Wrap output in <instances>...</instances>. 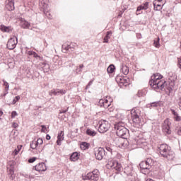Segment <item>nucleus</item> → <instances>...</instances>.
Listing matches in <instances>:
<instances>
[{"label": "nucleus", "instance_id": "3", "mask_svg": "<svg viewBox=\"0 0 181 181\" xmlns=\"http://www.w3.org/2000/svg\"><path fill=\"white\" fill-rule=\"evenodd\" d=\"M159 152L163 158H165L168 160H173V158H175V152L172 151L170 146H168V144H160L158 146Z\"/></svg>", "mask_w": 181, "mask_h": 181}, {"label": "nucleus", "instance_id": "37", "mask_svg": "<svg viewBox=\"0 0 181 181\" xmlns=\"http://www.w3.org/2000/svg\"><path fill=\"white\" fill-rule=\"evenodd\" d=\"M122 72H123V74H124V76H127L128 73H129V69H128V67L124 66L122 68Z\"/></svg>", "mask_w": 181, "mask_h": 181}, {"label": "nucleus", "instance_id": "62", "mask_svg": "<svg viewBox=\"0 0 181 181\" xmlns=\"http://www.w3.org/2000/svg\"><path fill=\"white\" fill-rule=\"evenodd\" d=\"M50 135H49V134H47V136H46V139L47 140V141H50Z\"/></svg>", "mask_w": 181, "mask_h": 181}, {"label": "nucleus", "instance_id": "5", "mask_svg": "<svg viewBox=\"0 0 181 181\" xmlns=\"http://www.w3.org/2000/svg\"><path fill=\"white\" fill-rule=\"evenodd\" d=\"M141 115V112L137 108H134L131 110V117L133 122L134 124H140L141 119H139V115Z\"/></svg>", "mask_w": 181, "mask_h": 181}, {"label": "nucleus", "instance_id": "18", "mask_svg": "<svg viewBox=\"0 0 181 181\" xmlns=\"http://www.w3.org/2000/svg\"><path fill=\"white\" fill-rule=\"evenodd\" d=\"M0 30L1 32H6V33H11L12 32V28L11 26L7 27L4 25L0 26Z\"/></svg>", "mask_w": 181, "mask_h": 181}, {"label": "nucleus", "instance_id": "43", "mask_svg": "<svg viewBox=\"0 0 181 181\" xmlns=\"http://www.w3.org/2000/svg\"><path fill=\"white\" fill-rule=\"evenodd\" d=\"M42 129H41V132H47V128L45 126V125H41Z\"/></svg>", "mask_w": 181, "mask_h": 181}, {"label": "nucleus", "instance_id": "60", "mask_svg": "<svg viewBox=\"0 0 181 181\" xmlns=\"http://www.w3.org/2000/svg\"><path fill=\"white\" fill-rule=\"evenodd\" d=\"M67 112V110H62L60 114H66Z\"/></svg>", "mask_w": 181, "mask_h": 181}, {"label": "nucleus", "instance_id": "53", "mask_svg": "<svg viewBox=\"0 0 181 181\" xmlns=\"http://www.w3.org/2000/svg\"><path fill=\"white\" fill-rule=\"evenodd\" d=\"M136 36L137 39H141L142 37V35H141V33H136Z\"/></svg>", "mask_w": 181, "mask_h": 181}, {"label": "nucleus", "instance_id": "63", "mask_svg": "<svg viewBox=\"0 0 181 181\" xmlns=\"http://www.w3.org/2000/svg\"><path fill=\"white\" fill-rule=\"evenodd\" d=\"M179 107L181 109V98H180V100H179Z\"/></svg>", "mask_w": 181, "mask_h": 181}, {"label": "nucleus", "instance_id": "38", "mask_svg": "<svg viewBox=\"0 0 181 181\" xmlns=\"http://www.w3.org/2000/svg\"><path fill=\"white\" fill-rule=\"evenodd\" d=\"M156 2L157 5H165V3H163V0H154L153 5H155V3Z\"/></svg>", "mask_w": 181, "mask_h": 181}, {"label": "nucleus", "instance_id": "40", "mask_svg": "<svg viewBox=\"0 0 181 181\" xmlns=\"http://www.w3.org/2000/svg\"><path fill=\"white\" fill-rule=\"evenodd\" d=\"M4 81V86H5V90L6 91H8L9 90V83H8V82L3 81Z\"/></svg>", "mask_w": 181, "mask_h": 181}, {"label": "nucleus", "instance_id": "31", "mask_svg": "<svg viewBox=\"0 0 181 181\" xmlns=\"http://www.w3.org/2000/svg\"><path fill=\"white\" fill-rule=\"evenodd\" d=\"M145 162L147 164V166L151 169V167L153 165V160H152V158H147Z\"/></svg>", "mask_w": 181, "mask_h": 181}, {"label": "nucleus", "instance_id": "10", "mask_svg": "<svg viewBox=\"0 0 181 181\" xmlns=\"http://www.w3.org/2000/svg\"><path fill=\"white\" fill-rule=\"evenodd\" d=\"M105 155V150L103 148H95V156L98 160H102Z\"/></svg>", "mask_w": 181, "mask_h": 181}, {"label": "nucleus", "instance_id": "19", "mask_svg": "<svg viewBox=\"0 0 181 181\" xmlns=\"http://www.w3.org/2000/svg\"><path fill=\"white\" fill-rule=\"evenodd\" d=\"M20 25L23 29H29V27L30 26V23L25 20H21Z\"/></svg>", "mask_w": 181, "mask_h": 181}, {"label": "nucleus", "instance_id": "11", "mask_svg": "<svg viewBox=\"0 0 181 181\" xmlns=\"http://www.w3.org/2000/svg\"><path fill=\"white\" fill-rule=\"evenodd\" d=\"M18 45V38L16 37L10 38L7 42V48L9 50H13Z\"/></svg>", "mask_w": 181, "mask_h": 181}, {"label": "nucleus", "instance_id": "16", "mask_svg": "<svg viewBox=\"0 0 181 181\" xmlns=\"http://www.w3.org/2000/svg\"><path fill=\"white\" fill-rule=\"evenodd\" d=\"M8 176L11 180L15 179V171L13 170V165H11V168H8Z\"/></svg>", "mask_w": 181, "mask_h": 181}, {"label": "nucleus", "instance_id": "7", "mask_svg": "<svg viewBox=\"0 0 181 181\" xmlns=\"http://www.w3.org/2000/svg\"><path fill=\"white\" fill-rule=\"evenodd\" d=\"M108 129H110V124L107 121L102 120L99 122L98 132L100 134H105V132H107Z\"/></svg>", "mask_w": 181, "mask_h": 181}, {"label": "nucleus", "instance_id": "21", "mask_svg": "<svg viewBox=\"0 0 181 181\" xmlns=\"http://www.w3.org/2000/svg\"><path fill=\"white\" fill-rule=\"evenodd\" d=\"M112 35V32L107 31L105 37H104L103 43H108L109 40L110 39V36Z\"/></svg>", "mask_w": 181, "mask_h": 181}, {"label": "nucleus", "instance_id": "48", "mask_svg": "<svg viewBox=\"0 0 181 181\" xmlns=\"http://www.w3.org/2000/svg\"><path fill=\"white\" fill-rule=\"evenodd\" d=\"M177 134L180 136H181V126L179 127L177 129Z\"/></svg>", "mask_w": 181, "mask_h": 181}, {"label": "nucleus", "instance_id": "8", "mask_svg": "<svg viewBox=\"0 0 181 181\" xmlns=\"http://www.w3.org/2000/svg\"><path fill=\"white\" fill-rule=\"evenodd\" d=\"M170 125H172V123L170 122V120L169 119H166L164 120V122L163 123L162 125V129L164 134L170 135L172 132V131L170 130Z\"/></svg>", "mask_w": 181, "mask_h": 181}, {"label": "nucleus", "instance_id": "54", "mask_svg": "<svg viewBox=\"0 0 181 181\" xmlns=\"http://www.w3.org/2000/svg\"><path fill=\"white\" fill-rule=\"evenodd\" d=\"M31 30H33L34 32H39V28H36L35 27H33V28H31Z\"/></svg>", "mask_w": 181, "mask_h": 181}, {"label": "nucleus", "instance_id": "26", "mask_svg": "<svg viewBox=\"0 0 181 181\" xmlns=\"http://www.w3.org/2000/svg\"><path fill=\"white\" fill-rule=\"evenodd\" d=\"M139 166H140L141 169H143V170L150 169L148 164L146 163V161L141 162L139 164Z\"/></svg>", "mask_w": 181, "mask_h": 181}, {"label": "nucleus", "instance_id": "23", "mask_svg": "<svg viewBox=\"0 0 181 181\" xmlns=\"http://www.w3.org/2000/svg\"><path fill=\"white\" fill-rule=\"evenodd\" d=\"M38 146L39 144H37L36 140H33L30 143V148H31V149H37Z\"/></svg>", "mask_w": 181, "mask_h": 181}, {"label": "nucleus", "instance_id": "51", "mask_svg": "<svg viewBox=\"0 0 181 181\" xmlns=\"http://www.w3.org/2000/svg\"><path fill=\"white\" fill-rule=\"evenodd\" d=\"M179 69L181 70V58L178 59V64H177Z\"/></svg>", "mask_w": 181, "mask_h": 181}, {"label": "nucleus", "instance_id": "46", "mask_svg": "<svg viewBox=\"0 0 181 181\" xmlns=\"http://www.w3.org/2000/svg\"><path fill=\"white\" fill-rule=\"evenodd\" d=\"M35 160H36V157H33L32 158H30L28 160V162H29V163H33V162H35Z\"/></svg>", "mask_w": 181, "mask_h": 181}, {"label": "nucleus", "instance_id": "39", "mask_svg": "<svg viewBox=\"0 0 181 181\" xmlns=\"http://www.w3.org/2000/svg\"><path fill=\"white\" fill-rule=\"evenodd\" d=\"M35 142H37L38 146H40V145H43V139H38L37 141H35Z\"/></svg>", "mask_w": 181, "mask_h": 181}, {"label": "nucleus", "instance_id": "45", "mask_svg": "<svg viewBox=\"0 0 181 181\" xmlns=\"http://www.w3.org/2000/svg\"><path fill=\"white\" fill-rule=\"evenodd\" d=\"M15 117H18V112H16V111H13L11 112V118H15Z\"/></svg>", "mask_w": 181, "mask_h": 181}, {"label": "nucleus", "instance_id": "57", "mask_svg": "<svg viewBox=\"0 0 181 181\" xmlns=\"http://www.w3.org/2000/svg\"><path fill=\"white\" fill-rule=\"evenodd\" d=\"M33 53H34L33 51H28V52H27V54H28L29 56H33Z\"/></svg>", "mask_w": 181, "mask_h": 181}, {"label": "nucleus", "instance_id": "24", "mask_svg": "<svg viewBox=\"0 0 181 181\" xmlns=\"http://www.w3.org/2000/svg\"><path fill=\"white\" fill-rule=\"evenodd\" d=\"M160 105V103L159 102H153L150 104L147 105L148 108H155V107H159Z\"/></svg>", "mask_w": 181, "mask_h": 181}, {"label": "nucleus", "instance_id": "4", "mask_svg": "<svg viewBox=\"0 0 181 181\" xmlns=\"http://www.w3.org/2000/svg\"><path fill=\"white\" fill-rule=\"evenodd\" d=\"M107 169H115L117 172H121L122 170V165L117 160L110 159L106 165Z\"/></svg>", "mask_w": 181, "mask_h": 181}, {"label": "nucleus", "instance_id": "2", "mask_svg": "<svg viewBox=\"0 0 181 181\" xmlns=\"http://www.w3.org/2000/svg\"><path fill=\"white\" fill-rule=\"evenodd\" d=\"M115 128L116 129V134L117 136H119L121 139H117L116 145L121 148L124 146V139H127L129 136V131L127 127L122 126L121 123H117L115 125Z\"/></svg>", "mask_w": 181, "mask_h": 181}, {"label": "nucleus", "instance_id": "50", "mask_svg": "<svg viewBox=\"0 0 181 181\" xmlns=\"http://www.w3.org/2000/svg\"><path fill=\"white\" fill-rule=\"evenodd\" d=\"M13 128H18L19 127V124L16 122H13L12 124Z\"/></svg>", "mask_w": 181, "mask_h": 181}, {"label": "nucleus", "instance_id": "55", "mask_svg": "<svg viewBox=\"0 0 181 181\" xmlns=\"http://www.w3.org/2000/svg\"><path fill=\"white\" fill-rule=\"evenodd\" d=\"M91 84H93V81H90L89 83H88V85L86 86V89L90 87V86H91Z\"/></svg>", "mask_w": 181, "mask_h": 181}, {"label": "nucleus", "instance_id": "15", "mask_svg": "<svg viewBox=\"0 0 181 181\" xmlns=\"http://www.w3.org/2000/svg\"><path fill=\"white\" fill-rule=\"evenodd\" d=\"M124 174L128 177L129 176L135 174V172H134V170H132V166H127L124 169Z\"/></svg>", "mask_w": 181, "mask_h": 181}, {"label": "nucleus", "instance_id": "59", "mask_svg": "<svg viewBox=\"0 0 181 181\" xmlns=\"http://www.w3.org/2000/svg\"><path fill=\"white\" fill-rule=\"evenodd\" d=\"M33 57H39V55H37V54L35 52H33Z\"/></svg>", "mask_w": 181, "mask_h": 181}, {"label": "nucleus", "instance_id": "32", "mask_svg": "<svg viewBox=\"0 0 181 181\" xmlns=\"http://www.w3.org/2000/svg\"><path fill=\"white\" fill-rule=\"evenodd\" d=\"M153 6H154L155 11H161L162 6H163V4H158L156 2V3H154Z\"/></svg>", "mask_w": 181, "mask_h": 181}, {"label": "nucleus", "instance_id": "29", "mask_svg": "<svg viewBox=\"0 0 181 181\" xmlns=\"http://www.w3.org/2000/svg\"><path fill=\"white\" fill-rule=\"evenodd\" d=\"M90 146V144H88L87 142H82L81 144V149H82L83 151H86V149H88Z\"/></svg>", "mask_w": 181, "mask_h": 181}, {"label": "nucleus", "instance_id": "44", "mask_svg": "<svg viewBox=\"0 0 181 181\" xmlns=\"http://www.w3.org/2000/svg\"><path fill=\"white\" fill-rule=\"evenodd\" d=\"M69 46H71L72 47H74V48H70L71 52H73V50H74V49H75V47L76 46V44L74 43V42H71Z\"/></svg>", "mask_w": 181, "mask_h": 181}, {"label": "nucleus", "instance_id": "27", "mask_svg": "<svg viewBox=\"0 0 181 181\" xmlns=\"http://www.w3.org/2000/svg\"><path fill=\"white\" fill-rule=\"evenodd\" d=\"M86 134L87 135H90V136H95L97 135V132L91 129H88L86 130Z\"/></svg>", "mask_w": 181, "mask_h": 181}, {"label": "nucleus", "instance_id": "12", "mask_svg": "<svg viewBox=\"0 0 181 181\" xmlns=\"http://www.w3.org/2000/svg\"><path fill=\"white\" fill-rule=\"evenodd\" d=\"M98 105L99 107H103V108H110V107H111V100L100 99Z\"/></svg>", "mask_w": 181, "mask_h": 181}, {"label": "nucleus", "instance_id": "35", "mask_svg": "<svg viewBox=\"0 0 181 181\" xmlns=\"http://www.w3.org/2000/svg\"><path fill=\"white\" fill-rule=\"evenodd\" d=\"M159 37H157L154 40V42H153V45L155 46V47L159 48L160 47V44H159Z\"/></svg>", "mask_w": 181, "mask_h": 181}, {"label": "nucleus", "instance_id": "47", "mask_svg": "<svg viewBox=\"0 0 181 181\" xmlns=\"http://www.w3.org/2000/svg\"><path fill=\"white\" fill-rule=\"evenodd\" d=\"M171 112H172V115H174V117H176L178 115V114L176 112V111H175V110H173V109H171Z\"/></svg>", "mask_w": 181, "mask_h": 181}, {"label": "nucleus", "instance_id": "49", "mask_svg": "<svg viewBox=\"0 0 181 181\" xmlns=\"http://www.w3.org/2000/svg\"><path fill=\"white\" fill-rule=\"evenodd\" d=\"M174 118L175 121H181V117L180 116H179V115L177 116L174 117Z\"/></svg>", "mask_w": 181, "mask_h": 181}, {"label": "nucleus", "instance_id": "64", "mask_svg": "<svg viewBox=\"0 0 181 181\" xmlns=\"http://www.w3.org/2000/svg\"><path fill=\"white\" fill-rule=\"evenodd\" d=\"M146 181H153V180L151 179V178H148L146 180Z\"/></svg>", "mask_w": 181, "mask_h": 181}, {"label": "nucleus", "instance_id": "61", "mask_svg": "<svg viewBox=\"0 0 181 181\" xmlns=\"http://www.w3.org/2000/svg\"><path fill=\"white\" fill-rule=\"evenodd\" d=\"M57 145H62V140H59V139H57Z\"/></svg>", "mask_w": 181, "mask_h": 181}, {"label": "nucleus", "instance_id": "52", "mask_svg": "<svg viewBox=\"0 0 181 181\" xmlns=\"http://www.w3.org/2000/svg\"><path fill=\"white\" fill-rule=\"evenodd\" d=\"M8 94V90H5L4 93L1 95V97H5Z\"/></svg>", "mask_w": 181, "mask_h": 181}, {"label": "nucleus", "instance_id": "9", "mask_svg": "<svg viewBox=\"0 0 181 181\" xmlns=\"http://www.w3.org/2000/svg\"><path fill=\"white\" fill-rule=\"evenodd\" d=\"M100 171L98 170H94L93 171L89 173L86 175V178L91 181H97L99 179Z\"/></svg>", "mask_w": 181, "mask_h": 181}, {"label": "nucleus", "instance_id": "58", "mask_svg": "<svg viewBox=\"0 0 181 181\" xmlns=\"http://www.w3.org/2000/svg\"><path fill=\"white\" fill-rule=\"evenodd\" d=\"M107 111L109 112H112V111H114V108H112V107H110L108 108Z\"/></svg>", "mask_w": 181, "mask_h": 181}, {"label": "nucleus", "instance_id": "56", "mask_svg": "<svg viewBox=\"0 0 181 181\" xmlns=\"http://www.w3.org/2000/svg\"><path fill=\"white\" fill-rule=\"evenodd\" d=\"M106 149H107V151H108V152H112V148H111L110 147H109V146H107L106 147Z\"/></svg>", "mask_w": 181, "mask_h": 181}, {"label": "nucleus", "instance_id": "6", "mask_svg": "<svg viewBox=\"0 0 181 181\" xmlns=\"http://www.w3.org/2000/svg\"><path fill=\"white\" fill-rule=\"evenodd\" d=\"M49 1L47 0H40L39 5L40 8L43 10V12L50 19L52 17L50 16V13H49Z\"/></svg>", "mask_w": 181, "mask_h": 181}, {"label": "nucleus", "instance_id": "1", "mask_svg": "<svg viewBox=\"0 0 181 181\" xmlns=\"http://www.w3.org/2000/svg\"><path fill=\"white\" fill-rule=\"evenodd\" d=\"M163 76L160 75L159 73L154 74L149 81V84L152 88H160V90H165L168 94H170V92L175 88V82L170 81L168 82L162 80Z\"/></svg>", "mask_w": 181, "mask_h": 181}, {"label": "nucleus", "instance_id": "28", "mask_svg": "<svg viewBox=\"0 0 181 181\" xmlns=\"http://www.w3.org/2000/svg\"><path fill=\"white\" fill-rule=\"evenodd\" d=\"M71 160H72L73 162H76V160H77V159H78V153L75 152L74 153L71 157H70Z\"/></svg>", "mask_w": 181, "mask_h": 181}, {"label": "nucleus", "instance_id": "13", "mask_svg": "<svg viewBox=\"0 0 181 181\" xmlns=\"http://www.w3.org/2000/svg\"><path fill=\"white\" fill-rule=\"evenodd\" d=\"M6 9L7 11H13L15 9V0H6Z\"/></svg>", "mask_w": 181, "mask_h": 181}, {"label": "nucleus", "instance_id": "34", "mask_svg": "<svg viewBox=\"0 0 181 181\" xmlns=\"http://www.w3.org/2000/svg\"><path fill=\"white\" fill-rule=\"evenodd\" d=\"M57 139H59V141H63V139H64V132L61 131L60 133H59Z\"/></svg>", "mask_w": 181, "mask_h": 181}, {"label": "nucleus", "instance_id": "17", "mask_svg": "<svg viewBox=\"0 0 181 181\" xmlns=\"http://www.w3.org/2000/svg\"><path fill=\"white\" fill-rule=\"evenodd\" d=\"M70 49H74V47H72L67 43L62 45V52H64V53H67V52H70Z\"/></svg>", "mask_w": 181, "mask_h": 181}, {"label": "nucleus", "instance_id": "25", "mask_svg": "<svg viewBox=\"0 0 181 181\" xmlns=\"http://www.w3.org/2000/svg\"><path fill=\"white\" fill-rule=\"evenodd\" d=\"M22 145L18 146L17 148L12 153L13 156H16V155H18V153H19V152H21V151L22 150Z\"/></svg>", "mask_w": 181, "mask_h": 181}, {"label": "nucleus", "instance_id": "36", "mask_svg": "<svg viewBox=\"0 0 181 181\" xmlns=\"http://www.w3.org/2000/svg\"><path fill=\"white\" fill-rule=\"evenodd\" d=\"M66 93H67L66 90L57 89V95H60V94L63 95V94H66Z\"/></svg>", "mask_w": 181, "mask_h": 181}, {"label": "nucleus", "instance_id": "30", "mask_svg": "<svg viewBox=\"0 0 181 181\" xmlns=\"http://www.w3.org/2000/svg\"><path fill=\"white\" fill-rule=\"evenodd\" d=\"M107 71L110 74L114 73V71H115V66L112 64L109 66L107 69Z\"/></svg>", "mask_w": 181, "mask_h": 181}, {"label": "nucleus", "instance_id": "14", "mask_svg": "<svg viewBox=\"0 0 181 181\" xmlns=\"http://www.w3.org/2000/svg\"><path fill=\"white\" fill-rule=\"evenodd\" d=\"M35 170H37V172H46L47 168H46L45 163H40L35 166Z\"/></svg>", "mask_w": 181, "mask_h": 181}, {"label": "nucleus", "instance_id": "20", "mask_svg": "<svg viewBox=\"0 0 181 181\" xmlns=\"http://www.w3.org/2000/svg\"><path fill=\"white\" fill-rule=\"evenodd\" d=\"M148 8H149V2H146L137 7L136 12H139V11H142V9H148Z\"/></svg>", "mask_w": 181, "mask_h": 181}, {"label": "nucleus", "instance_id": "22", "mask_svg": "<svg viewBox=\"0 0 181 181\" xmlns=\"http://www.w3.org/2000/svg\"><path fill=\"white\" fill-rule=\"evenodd\" d=\"M127 181H138V176H136V174H132V175H129L127 177Z\"/></svg>", "mask_w": 181, "mask_h": 181}, {"label": "nucleus", "instance_id": "41", "mask_svg": "<svg viewBox=\"0 0 181 181\" xmlns=\"http://www.w3.org/2000/svg\"><path fill=\"white\" fill-rule=\"evenodd\" d=\"M18 100H21V96H16L12 102V104H16Z\"/></svg>", "mask_w": 181, "mask_h": 181}, {"label": "nucleus", "instance_id": "42", "mask_svg": "<svg viewBox=\"0 0 181 181\" xmlns=\"http://www.w3.org/2000/svg\"><path fill=\"white\" fill-rule=\"evenodd\" d=\"M49 95H57V89H52L49 91Z\"/></svg>", "mask_w": 181, "mask_h": 181}, {"label": "nucleus", "instance_id": "33", "mask_svg": "<svg viewBox=\"0 0 181 181\" xmlns=\"http://www.w3.org/2000/svg\"><path fill=\"white\" fill-rule=\"evenodd\" d=\"M42 69H43L44 71L47 73V71H49V69H50V66L46 63H43V64H42Z\"/></svg>", "mask_w": 181, "mask_h": 181}]
</instances>
